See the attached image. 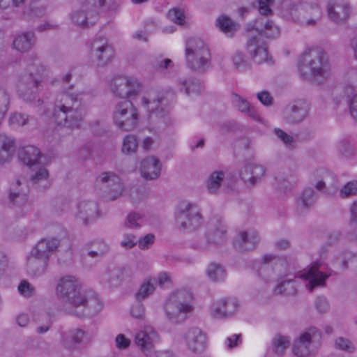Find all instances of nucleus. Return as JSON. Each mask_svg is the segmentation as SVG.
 Returning <instances> with one entry per match:
<instances>
[{
  "label": "nucleus",
  "instance_id": "nucleus-47",
  "mask_svg": "<svg viewBox=\"0 0 357 357\" xmlns=\"http://www.w3.org/2000/svg\"><path fill=\"white\" fill-rule=\"evenodd\" d=\"M144 222L143 215L137 212H130L124 222V227L128 229H136L142 226Z\"/></svg>",
  "mask_w": 357,
  "mask_h": 357
},
{
  "label": "nucleus",
  "instance_id": "nucleus-42",
  "mask_svg": "<svg viewBox=\"0 0 357 357\" xmlns=\"http://www.w3.org/2000/svg\"><path fill=\"white\" fill-rule=\"evenodd\" d=\"M156 280L155 279H149L145 280L140 286L138 291L135 294V298L137 301H142L151 295L155 289L156 285Z\"/></svg>",
  "mask_w": 357,
  "mask_h": 357
},
{
  "label": "nucleus",
  "instance_id": "nucleus-54",
  "mask_svg": "<svg viewBox=\"0 0 357 357\" xmlns=\"http://www.w3.org/2000/svg\"><path fill=\"white\" fill-rule=\"evenodd\" d=\"M167 17L174 23L182 25L185 22L184 13L179 9L173 8L167 13Z\"/></svg>",
  "mask_w": 357,
  "mask_h": 357
},
{
  "label": "nucleus",
  "instance_id": "nucleus-2",
  "mask_svg": "<svg viewBox=\"0 0 357 357\" xmlns=\"http://www.w3.org/2000/svg\"><path fill=\"white\" fill-rule=\"evenodd\" d=\"M246 30L250 31L255 30L258 36H251L246 43V50L253 61L261 64L268 61L267 45L265 42L261 40V36H265L273 39L280 34V29L273 23L265 17L257 19L253 24H248Z\"/></svg>",
  "mask_w": 357,
  "mask_h": 357
},
{
  "label": "nucleus",
  "instance_id": "nucleus-6",
  "mask_svg": "<svg viewBox=\"0 0 357 357\" xmlns=\"http://www.w3.org/2000/svg\"><path fill=\"white\" fill-rule=\"evenodd\" d=\"M192 296L188 290H178L172 294L167 299L165 310L167 318L174 323L183 321L187 313L192 310L190 305Z\"/></svg>",
  "mask_w": 357,
  "mask_h": 357
},
{
  "label": "nucleus",
  "instance_id": "nucleus-15",
  "mask_svg": "<svg viewBox=\"0 0 357 357\" xmlns=\"http://www.w3.org/2000/svg\"><path fill=\"white\" fill-rule=\"evenodd\" d=\"M186 348L194 354L201 355L208 344L207 333L198 327H191L183 334Z\"/></svg>",
  "mask_w": 357,
  "mask_h": 357
},
{
  "label": "nucleus",
  "instance_id": "nucleus-50",
  "mask_svg": "<svg viewBox=\"0 0 357 357\" xmlns=\"http://www.w3.org/2000/svg\"><path fill=\"white\" fill-rule=\"evenodd\" d=\"M314 176L317 178H320L316 183L315 187L319 191H324L326 184L331 178V175L326 170L319 169L314 172Z\"/></svg>",
  "mask_w": 357,
  "mask_h": 357
},
{
  "label": "nucleus",
  "instance_id": "nucleus-44",
  "mask_svg": "<svg viewBox=\"0 0 357 357\" xmlns=\"http://www.w3.org/2000/svg\"><path fill=\"white\" fill-rule=\"evenodd\" d=\"M208 277L214 282L223 280L226 276V271L223 266L217 263H211L207 268Z\"/></svg>",
  "mask_w": 357,
  "mask_h": 357
},
{
  "label": "nucleus",
  "instance_id": "nucleus-58",
  "mask_svg": "<svg viewBox=\"0 0 357 357\" xmlns=\"http://www.w3.org/2000/svg\"><path fill=\"white\" fill-rule=\"evenodd\" d=\"M357 193V182H349L342 188L340 196L343 198L354 195Z\"/></svg>",
  "mask_w": 357,
  "mask_h": 357
},
{
  "label": "nucleus",
  "instance_id": "nucleus-23",
  "mask_svg": "<svg viewBox=\"0 0 357 357\" xmlns=\"http://www.w3.org/2000/svg\"><path fill=\"white\" fill-rule=\"evenodd\" d=\"M133 278V272L129 267H119L109 270L102 276V281L107 282L112 287H117L129 282Z\"/></svg>",
  "mask_w": 357,
  "mask_h": 357
},
{
  "label": "nucleus",
  "instance_id": "nucleus-57",
  "mask_svg": "<svg viewBox=\"0 0 357 357\" xmlns=\"http://www.w3.org/2000/svg\"><path fill=\"white\" fill-rule=\"evenodd\" d=\"M338 150L340 153L346 157L354 154V149L350 142L347 139H342L338 143Z\"/></svg>",
  "mask_w": 357,
  "mask_h": 357
},
{
  "label": "nucleus",
  "instance_id": "nucleus-56",
  "mask_svg": "<svg viewBox=\"0 0 357 357\" xmlns=\"http://www.w3.org/2000/svg\"><path fill=\"white\" fill-rule=\"evenodd\" d=\"M154 241L155 236L152 234H148L137 238V245L141 250H147L154 243Z\"/></svg>",
  "mask_w": 357,
  "mask_h": 357
},
{
  "label": "nucleus",
  "instance_id": "nucleus-61",
  "mask_svg": "<svg viewBox=\"0 0 357 357\" xmlns=\"http://www.w3.org/2000/svg\"><path fill=\"white\" fill-rule=\"evenodd\" d=\"M274 0H258V10L262 15H268L271 14L272 10L270 6L273 3Z\"/></svg>",
  "mask_w": 357,
  "mask_h": 357
},
{
  "label": "nucleus",
  "instance_id": "nucleus-46",
  "mask_svg": "<svg viewBox=\"0 0 357 357\" xmlns=\"http://www.w3.org/2000/svg\"><path fill=\"white\" fill-rule=\"evenodd\" d=\"M138 148V140L135 135H128L123 140L121 151L123 153L130 155L136 152Z\"/></svg>",
  "mask_w": 357,
  "mask_h": 357
},
{
  "label": "nucleus",
  "instance_id": "nucleus-59",
  "mask_svg": "<svg viewBox=\"0 0 357 357\" xmlns=\"http://www.w3.org/2000/svg\"><path fill=\"white\" fill-rule=\"evenodd\" d=\"M70 338L75 344L84 343L87 340L86 333L82 329H75L70 331Z\"/></svg>",
  "mask_w": 357,
  "mask_h": 357
},
{
  "label": "nucleus",
  "instance_id": "nucleus-14",
  "mask_svg": "<svg viewBox=\"0 0 357 357\" xmlns=\"http://www.w3.org/2000/svg\"><path fill=\"white\" fill-rule=\"evenodd\" d=\"M90 56L92 61L99 66H106L114 56V50L106 38H95L90 47Z\"/></svg>",
  "mask_w": 357,
  "mask_h": 357
},
{
  "label": "nucleus",
  "instance_id": "nucleus-1",
  "mask_svg": "<svg viewBox=\"0 0 357 357\" xmlns=\"http://www.w3.org/2000/svg\"><path fill=\"white\" fill-rule=\"evenodd\" d=\"M98 295L80 278L68 275V314L78 317H93L102 309Z\"/></svg>",
  "mask_w": 357,
  "mask_h": 357
},
{
  "label": "nucleus",
  "instance_id": "nucleus-18",
  "mask_svg": "<svg viewBox=\"0 0 357 357\" xmlns=\"http://www.w3.org/2000/svg\"><path fill=\"white\" fill-rule=\"evenodd\" d=\"M321 339V332L315 327H310L300 335L293 344V352L298 357L310 354V346L315 340Z\"/></svg>",
  "mask_w": 357,
  "mask_h": 357
},
{
  "label": "nucleus",
  "instance_id": "nucleus-35",
  "mask_svg": "<svg viewBox=\"0 0 357 357\" xmlns=\"http://www.w3.org/2000/svg\"><path fill=\"white\" fill-rule=\"evenodd\" d=\"M225 174L222 171H214L208 177L206 189L211 194L218 193L222 184L225 183Z\"/></svg>",
  "mask_w": 357,
  "mask_h": 357
},
{
  "label": "nucleus",
  "instance_id": "nucleus-39",
  "mask_svg": "<svg viewBox=\"0 0 357 357\" xmlns=\"http://www.w3.org/2000/svg\"><path fill=\"white\" fill-rule=\"evenodd\" d=\"M216 26L225 34L232 37L238 29V24L227 15L220 16L215 22Z\"/></svg>",
  "mask_w": 357,
  "mask_h": 357
},
{
  "label": "nucleus",
  "instance_id": "nucleus-37",
  "mask_svg": "<svg viewBox=\"0 0 357 357\" xmlns=\"http://www.w3.org/2000/svg\"><path fill=\"white\" fill-rule=\"evenodd\" d=\"M232 103L240 112L246 114L253 119L258 118L257 111L252 107L249 102L236 93L232 94Z\"/></svg>",
  "mask_w": 357,
  "mask_h": 357
},
{
  "label": "nucleus",
  "instance_id": "nucleus-3",
  "mask_svg": "<svg viewBox=\"0 0 357 357\" xmlns=\"http://www.w3.org/2000/svg\"><path fill=\"white\" fill-rule=\"evenodd\" d=\"M298 67L303 79H312L319 84L323 82L330 75L327 54L318 47L305 50L299 59Z\"/></svg>",
  "mask_w": 357,
  "mask_h": 357
},
{
  "label": "nucleus",
  "instance_id": "nucleus-60",
  "mask_svg": "<svg viewBox=\"0 0 357 357\" xmlns=\"http://www.w3.org/2000/svg\"><path fill=\"white\" fill-rule=\"evenodd\" d=\"M314 305L319 313H326L330 308L327 299L323 296L317 297L315 300Z\"/></svg>",
  "mask_w": 357,
  "mask_h": 357
},
{
  "label": "nucleus",
  "instance_id": "nucleus-26",
  "mask_svg": "<svg viewBox=\"0 0 357 357\" xmlns=\"http://www.w3.org/2000/svg\"><path fill=\"white\" fill-rule=\"evenodd\" d=\"M321 263L315 262L307 271L301 275L302 278L308 280L306 287L310 291H312L317 287H324L326 284V279L331 274H326L319 270Z\"/></svg>",
  "mask_w": 357,
  "mask_h": 357
},
{
  "label": "nucleus",
  "instance_id": "nucleus-8",
  "mask_svg": "<svg viewBox=\"0 0 357 357\" xmlns=\"http://www.w3.org/2000/svg\"><path fill=\"white\" fill-rule=\"evenodd\" d=\"M113 119L119 129L123 131L132 130L138 123L137 110L131 101H120L114 107Z\"/></svg>",
  "mask_w": 357,
  "mask_h": 357
},
{
  "label": "nucleus",
  "instance_id": "nucleus-9",
  "mask_svg": "<svg viewBox=\"0 0 357 357\" xmlns=\"http://www.w3.org/2000/svg\"><path fill=\"white\" fill-rule=\"evenodd\" d=\"M289 12L294 21L305 26H315L322 17L321 9L318 5L306 2L291 4Z\"/></svg>",
  "mask_w": 357,
  "mask_h": 357
},
{
  "label": "nucleus",
  "instance_id": "nucleus-27",
  "mask_svg": "<svg viewBox=\"0 0 357 357\" xmlns=\"http://www.w3.org/2000/svg\"><path fill=\"white\" fill-rule=\"evenodd\" d=\"M158 340V335L151 326H146L138 332L135 338V344L144 353L151 351Z\"/></svg>",
  "mask_w": 357,
  "mask_h": 357
},
{
  "label": "nucleus",
  "instance_id": "nucleus-34",
  "mask_svg": "<svg viewBox=\"0 0 357 357\" xmlns=\"http://www.w3.org/2000/svg\"><path fill=\"white\" fill-rule=\"evenodd\" d=\"M21 182L17 180L15 184L10 189L9 191V203L13 206H21L27 201L26 191L20 188Z\"/></svg>",
  "mask_w": 357,
  "mask_h": 357
},
{
  "label": "nucleus",
  "instance_id": "nucleus-11",
  "mask_svg": "<svg viewBox=\"0 0 357 357\" xmlns=\"http://www.w3.org/2000/svg\"><path fill=\"white\" fill-rule=\"evenodd\" d=\"M142 85L133 77L119 75L110 81L109 89L116 98H126L135 97L140 92Z\"/></svg>",
  "mask_w": 357,
  "mask_h": 357
},
{
  "label": "nucleus",
  "instance_id": "nucleus-22",
  "mask_svg": "<svg viewBox=\"0 0 357 357\" xmlns=\"http://www.w3.org/2000/svg\"><path fill=\"white\" fill-rule=\"evenodd\" d=\"M259 235L256 231H241L233 240V245L238 252L253 250L259 242Z\"/></svg>",
  "mask_w": 357,
  "mask_h": 357
},
{
  "label": "nucleus",
  "instance_id": "nucleus-62",
  "mask_svg": "<svg viewBox=\"0 0 357 357\" xmlns=\"http://www.w3.org/2000/svg\"><path fill=\"white\" fill-rule=\"evenodd\" d=\"M275 135L282 141L286 146H291L294 142L292 136L288 135L287 132L280 128H275L273 130Z\"/></svg>",
  "mask_w": 357,
  "mask_h": 357
},
{
  "label": "nucleus",
  "instance_id": "nucleus-52",
  "mask_svg": "<svg viewBox=\"0 0 357 357\" xmlns=\"http://www.w3.org/2000/svg\"><path fill=\"white\" fill-rule=\"evenodd\" d=\"M29 116L21 113H13L10 116L9 123L10 126L19 127L28 123Z\"/></svg>",
  "mask_w": 357,
  "mask_h": 357
},
{
  "label": "nucleus",
  "instance_id": "nucleus-16",
  "mask_svg": "<svg viewBox=\"0 0 357 357\" xmlns=\"http://www.w3.org/2000/svg\"><path fill=\"white\" fill-rule=\"evenodd\" d=\"M85 113L82 94H68V128H80Z\"/></svg>",
  "mask_w": 357,
  "mask_h": 357
},
{
  "label": "nucleus",
  "instance_id": "nucleus-12",
  "mask_svg": "<svg viewBox=\"0 0 357 357\" xmlns=\"http://www.w3.org/2000/svg\"><path fill=\"white\" fill-rule=\"evenodd\" d=\"M142 105L147 111L156 117L163 119L167 125H172L173 120L168 116L170 109V102L163 94L150 93L142 98Z\"/></svg>",
  "mask_w": 357,
  "mask_h": 357
},
{
  "label": "nucleus",
  "instance_id": "nucleus-55",
  "mask_svg": "<svg viewBox=\"0 0 357 357\" xmlns=\"http://www.w3.org/2000/svg\"><path fill=\"white\" fill-rule=\"evenodd\" d=\"M19 292L25 297L30 298L35 293V288L28 281L22 280L18 286Z\"/></svg>",
  "mask_w": 357,
  "mask_h": 357
},
{
  "label": "nucleus",
  "instance_id": "nucleus-38",
  "mask_svg": "<svg viewBox=\"0 0 357 357\" xmlns=\"http://www.w3.org/2000/svg\"><path fill=\"white\" fill-rule=\"evenodd\" d=\"M35 43L34 33L32 32L24 33L19 35L13 41V47L21 52H27L32 48Z\"/></svg>",
  "mask_w": 357,
  "mask_h": 357
},
{
  "label": "nucleus",
  "instance_id": "nucleus-51",
  "mask_svg": "<svg viewBox=\"0 0 357 357\" xmlns=\"http://www.w3.org/2000/svg\"><path fill=\"white\" fill-rule=\"evenodd\" d=\"M335 345L337 349L349 353H353L356 349L349 340L342 337H339L335 340Z\"/></svg>",
  "mask_w": 357,
  "mask_h": 357
},
{
  "label": "nucleus",
  "instance_id": "nucleus-43",
  "mask_svg": "<svg viewBox=\"0 0 357 357\" xmlns=\"http://www.w3.org/2000/svg\"><path fill=\"white\" fill-rule=\"evenodd\" d=\"M73 22L82 27H89L93 26L98 20V16L94 15L89 17L84 11H77L72 15Z\"/></svg>",
  "mask_w": 357,
  "mask_h": 357
},
{
  "label": "nucleus",
  "instance_id": "nucleus-45",
  "mask_svg": "<svg viewBox=\"0 0 357 357\" xmlns=\"http://www.w3.org/2000/svg\"><path fill=\"white\" fill-rule=\"evenodd\" d=\"M54 294L56 299L61 303L67 302V276L59 278L56 283Z\"/></svg>",
  "mask_w": 357,
  "mask_h": 357
},
{
  "label": "nucleus",
  "instance_id": "nucleus-41",
  "mask_svg": "<svg viewBox=\"0 0 357 357\" xmlns=\"http://www.w3.org/2000/svg\"><path fill=\"white\" fill-rule=\"evenodd\" d=\"M297 293L296 280L294 279L281 282L274 289L275 294H284L285 296H294Z\"/></svg>",
  "mask_w": 357,
  "mask_h": 357
},
{
  "label": "nucleus",
  "instance_id": "nucleus-13",
  "mask_svg": "<svg viewBox=\"0 0 357 357\" xmlns=\"http://www.w3.org/2000/svg\"><path fill=\"white\" fill-rule=\"evenodd\" d=\"M45 75L31 72L23 74L17 85V92L20 97L26 102L35 100V94L41 86Z\"/></svg>",
  "mask_w": 357,
  "mask_h": 357
},
{
  "label": "nucleus",
  "instance_id": "nucleus-33",
  "mask_svg": "<svg viewBox=\"0 0 357 357\" xmlns=\"http://www.w3.org/2000/svg\"><path fill=\"white\" fill-rule=\"evenodd\" d=\"M317 193L312 188H306L296 199L298 211H304L312 207L317 200Z\"/></svg>",
  "mask_w": 357,
  "mask_h": 357
},
{
  "label": "nucleus",
  "instance_id": "nucleus-28",
  "mask_svg": "<svg viewBox=\"0 0 357 357\" xmlns=\"http://www.w3.org/2000/svg\"><path fill=\"white\" fill-rule=\"evenodd\" d=\"M50 259L40 256L32 251L27 257L26 268L29 275L33 276H40L43 275L49 264Z\"/></svg>",
  "mask_w": 357,
  "mask_h": 357
},
{
  "label": "nucleus",
  "instance_id": "nucleus-40",
  "mask_svg": "<svg viewBox=\"0 0 357 357\" xmlns=\"http://www.w3.org/2000/svg\"><path fill=\"white\" fill-rule=\"evenodd\" d=\"M178 85L181 91H184L187 95L190 93L198 94L201 92L202 83L200 80L192 77L181 78L178 80Z\"/></svg>",
  "mask_w": 357,
  "mask_h": 357
},
{
  "label": "nucleus",
  "instance_id": "nucleus-30",
  "mask_svg": "<svg viewBox=\"0 0 357 357\" xmlns=\"http://www.w3.org/2000/svg\"><path fill=\"white\" fill-rule=\"evenodd\" d=\"M59 245L60 240L56 238H43L38 241L31 251L50 259V256L56 252Z\"/></svg>",
  "mask_w": 357,
  "mask_h": 357
},
{
  "label": "nucleus",
  "instance_id": "nucleus-36",
  "mask_svg": "<svg viewBox=\"0 0 357 357\" xmlns=\"http://www.w3.org/2000/svg\"><path fill=\"white\" fill-rule=\"evenodd\" d=\"M65 93L59 96L55 101L52 118L57 126H65L67 122V107L63 102V96Z\"/></svg>",
  "mask_w": 357,
  "mask_h": 357
},
{
  "label": "nucleus",
  "instance_id": "nucleus-49",
  "mask_svg": "<svg viewBox=\"0 0 357 357\" xmlns=\"http://www.w3.org/2000/svg\"><path fill=\"white\" fill-rule=\"evenodd\" d=\"M233 63L235 68L241 71L250 69V62L245 58L241 52H236L232 57Z\"/></svg>",
  "mask_w": 357,
  "mask_h": 357
},
{
  "label": "nucleus",
  "instance_id": "nucleus-29",
  "mask_svg": "<svg viewBox=\"0 0 357 357\" xmlns=\"http://www.w3.org/2000/svg\"><path fill=\"white\" fill-rule=\"evenodd\" d=\"M142 176L146 180L158 178L161 172V163L157 158L149 156L145 158L140 164Z\"/></svg>",
  "mask_w": 357,
  "mask_h": 357
},
{
  "label": "nucleus",
  "instance_id": "nucleus-4",
  "mask_svg": "<svg viewBox=\"0 0 357 357\" xmlns=\"http://www.w3.org/2000/svg\"><path fill=\"white\" fill-rule=\"evenodd\" d=\"M19 159L27 166L33 167L34 174L31 176V181L33 185L40 190H45L50 186L49 172L41 165L43 159L45 160V157L39 149L34 146L24 147L19 152Z\"/></svg>",
  "mask_w": 357,
  "mask_h": 357
},
{
  "label": "nucleus",
  "instance_id": "nucleus-24",
  "mask_svg": "<svg viewBox=\"0 0 357 357\" xmlns=\"http://www.w3.org/2000/svg\"><path fill=\"white\" fill-rule=\"evenodd\" d=\"M327 12L330 20L339 24L348 19L350 7L345 0H331L327 6Z\"/></svg>",
  "mask_w": 357,
  "mask_h": 357
},
{
  "label": "nucleus",
  "instance_id": "nucleus-32",
  "mask_svg": "<svg viewBox=\"0 0 357 357\" xmlns=\"http://www.w3.org/2000/svg\"><path fill=\"white\" fill-rule=\"evenodd\" d=\"M84 248L87 253L82 257L83 264L86 256L91 258H100L106 255L109 250V245L102 239H96L90 241L85 245Z\"/></svg>",
  "mask_w": 357,
  "mask_h": 357
},
{
  "label": "nucleus",
  "instance_id": "nucleus-53",
  "mask_svg": "<svg viewBox=\"0 0 357 357\" xmlns=\"http://www.w3.org/2000/svg\"><path fill=\"white\" fill-rule=\"evenodd\" d=\"M120 245L122 248L130 250L137 245V237L133 234H125Z\"/></svg>",
  "mask_w": 357,
  "mask_h": 357
},
{
  "label": "nucleus",
  "instance_id": "nucleus-5",
  "mask_svg": "<svg viewBox=\"0 0 357 357\" xmlns=\"http://www.w3.org/2000/svg\"><path fill=\"white\" fill-rule=\"evenodd\" d=\"M185 52L187 66L192 71L204 73L211 68V52L201 38H189L185 43Z\"/></svg>",
  "mask_w": 357,
  "mask_h": 357
},
{
  "label": "nucleus",
  "instance_id": "nucleus-7",
  "mask_svg": "<svg viewBox=\"0 0 357 357\" xmlns=\"http://www.w3.org/2000/svg\"><path fill=\"white\" fill-rule=\"evenodd\" d=\"M201 209L195 203L181 202L175 212V221L180 230L192 231L202 225Z\"/></svg>",
  "mask_w": 357,
  "mask_h": 357
},
{
  "label": "nucleus",
  "instance_id": "nucleus-17",
  "mask_svg": "<svg viewBox=\"0 0 357 357\" xmlns=\"http://www.w3.org/2000/svg\"><path fill=\"white\" fill-rule=\"evenodd\" d=\"M72 213L75 220L84 225L93 222L99 216L98 206L93 201L78 202Z\"/></svg>",
  "mask_w": 357,
  "mask_h": 357
},
{
  "label": "nucleus",
  "instance_id": "nucleus-48",
  "mask_svg": "<svg viewBox=\"0 0 357 357\" xmlns=\"http://www.w3.org/2000/svg\"><path fill=\"white\" fill-rule=\"evenodd\" d=\"M289 337L281 335H276L272 341L273 350L277 354H282L289 347Z\"/></svg>",
  "mask_w": 357,
  "mask_h": 357
},
{
  "label": "nucleus",
  "instance_id": "nucleus-21",
  "mask_svg": "<svg viewBox=\"0 0 357 357\" xmlns=\"http://www.w3.org/2000/svg\"><path fill=\"white\" fill-rule=\"evenodd\" d=\"M96 182L102 184L108 190L109 200H115L123 192V185L121 178L113 172H103L97 178Z\"/></svg>",
  "mask_w": 357,
  "mask_h": 357
},
{
  "label": "nucleus",
  "instance_id": "nucleus-20",
  "mask_svg": "<svg viewBox=\"0 0 357 357\" xmlns=\"http://www.w3.org/2000/svg\"><path fill=\"white\" fill-rule=\"evenodd\" d=\"M309 105L303 100H298L289 105L283 112L284 120L289 124L302 122L307 116Z\"/></svg>",
  "mask_w": 357,
  "mask_h": 357
},
{
  "label": "nucleus",
  "instance_id": "nucleus-31",
  "mask_svg": "<svg viewBox=\"0 0 357 357\" xmlns=\"http://www.w3.org/2000/svg\"><path fill=\"white\" fill-rule=\"evenodd\" d=\"M15 151V139L4 133L0 134V165L8 163Z\"/></svg>",
  "mask_w": 357,
  "mask_h": 357
},
{
  "label": "nucleus",
  "instance_id": "nucleus-25",
  "mask_svg": "<svg viewBox=\"0 0 357 357\" xmlns=\"http://www.w3.org/2000/svg\"><path fill=\"white\" fill-rule=\"evenodd\" d=\"M238 307L234 298H221L211 306V314L214 318H225L234 314Z\"/></svg>",
  "mask_w": 357,
  "mask_h": 357
},
{
  "label": "nucleus",
  "instance_id": "nucleus-10",
  "mask_svg": "<svg viewBox=\"0 0 357 357\" xmlns=\"http://www.w3.org/2000/svg\"><path fill=\"white\" fill-rule=\"evenodd\" d=\"M227 229L221 218H213L207 223L206 227V242L197 243L195 248L206 250L209 245L222 244L227 240Z\"/></svg>",
  "mask_w": 357,
  "mask_h": 357
},
{
  "label": "nucleus",
  "instance_id": "nucleus-19",
  "mask_svg": "<svg viewBox=\"0 0 357 357\" xmlns=\"http://www.w3.org/2000/svg\"><path fill=\"white\" fill-rule=\"evenodd\" d=\"M265 176V167L256 163H248L240 171L241 179L249 188L255 187Z\"/></svg>",
  "mask_w": 357,
  "mask_h": 357
},
{
  "label": "nucleus",
  "instance_id": "nucleus-63",
  "mask_svg": "<svg viewBox=\"0 0 357 357\" xmlns=\"http://www.w3.org/2000/svg\"><path fill=\"white\" fill-rule=\"evenodd\" d=\"M348 105L351 117L357 123V93L354 94L349 98Z\"/></svg>",
  "mask_w": 357,
  "mask_h": 357
},
{
  "label": "nucleus",
  "instance_id": "nucleus-64",
  "mask_svg": "<svg viewBox=\"0 0 357 357\" xmlns=\"http://www.w3.org/2000/svg\"><path fill=\"white\" fill-rule=\"evenodd\" d=\"M131 315L136 319H142L145 314L144 305L141 301H137L132 306L130 310Z\"/></svg>",
  "mask_w": 357,
  "mask_h": 357
}]
</instances>
